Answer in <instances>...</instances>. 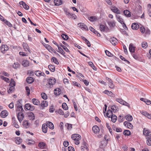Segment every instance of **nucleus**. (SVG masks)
Listing matches in <instances>:
<instances>
[{
	"instance_id": "obj_1",
	"label": "nucleus",
	"mask_w": 151,
	"mask_h": 151,
	"mask_svg": "<svg viewBox=\"0 0 151 151\" xmlns=\"http://www.w3.org/2000/svg\"><path fill=\"white\" fill-rule=\"evenodd\" d=\"M48 83L46 85V87L49 88H52L56 83V80L53 77H51L47 80Z\"/></svg>"
},
{
	"instance_id": "obj_2",
	"label": "nucleus",
	"mask_w": 151,
	"mask_h": 151,
	"mask_svg": "<svg viewBox=\"0 0 151 151\" xmlns=\"http://www.w3.org/2000/svg\"><path fill=\"white\" fill-rule=\"evenodd\" d=\"M71 138L75 141V144L78 145L80 143L79 140L81 139V137L78 134H75L72 135Z\"/></svg>"
},
{
	"instance_id": "obj_3",
	"label": "nucleus",
	"mask_w": 151,
	"mask_h": 151,
	"mask_svg": "<svg viewBox=\"0 0 151 151\" xmlns=\"http://www.w3.org/2000/svg\"><path fill=\"white\" fill-rule=\"evenodd\" d=\"M21 101L19 100L17 101V103L15 104V105L16 107V111H24L22 106L20 102Z\"/></svg>"
},
{
	"instance_id": "obj_4",
	"label": "nucleus",
	"mask_w": 151,
	"mask_h": 151,
	"mask_svg": "<svg viewBox=\"0 0 151 151\" xmlns=\"http://www.w3.org/2000/svg\"><path fill=\"white\" fill-rule=\"evenodd\" d=\"M78 26L83 30L86 31L88 30L87 27L83 23H80L78 24Z\"/></svg>"
},
{
	"instance_id": "obj_5",
	"label": "nucleus",
	"mask_w": 151,
	"mask_h": 151,
	"mask_svg": "<svg viewBox=\"0 0 151 151\" xmlns=\"http://www.w3.org/2000/svg\"><path fill=\"white\" fill-rule=\"evenodd\" d=\"M116 101L119 103L124 105L125 106H127L129 107V108L130 107V105L129 103L127 102L124 101V100L122 99H120V98H117L116 99Z\"/></svg>"
},
{
	"instance_id": "obj_6",
	"label": "nucleus",
	"mask_w": 151,
	"mask_h": 151,
	"mask_svg": "<svg viewBox=\"0 0 151 151\" xmlns=\"http://www.w3.org/2000/svg\"><path fill=\"white\" fill-rule=\"evenodd\" d=\"M64 11L65 14L68 16V17L70 18H73L75 19V17L76 15L74 14H73L70 13L69 12V10L67 8L64 9Z\"/></svg>"
},
{
	"instance_id": "obj_7",
	"label": "nucleus",
	"mask_w": 151,
	"mask_h": 151,
	"mask_svg": "<svg viewBox=\"0 0 151 151\" xmlns=\"http://www.w3.org/2000/svg\"><path fill=\"white\" fill-rule=\"evenodd\" d=\"M25 106L26 109L32 111L35 109L34 106L30 104H26L25 105Z\"/></svg>"
},
{
	"instance_id": "obj_8",
	"label": "nucleus",
	"mask_w": 151,
	"mask_h": 151,
	"mask_svg": "<svg viewBox=\"0 0 151 151\" xmlns=\"http://www.w3.org/2000/svg\"><path fill=\"white\" fill-rule=\"evenodd\" d=\"M8 49L9 48L8 46L7 45H2L1 47V51L3 53H4L5 51L8 50Z\"/></svg>"
},
{
	"instance_id": "obj_9",
	"label": "nucleus",
	"mask_w": 151,
	"mask_h": 151,
	"mask_svg": "<svg viewBox=\"0 0 151 151\" xmlns=\"http://www.w3.org/2000/svg\"><path fill=\"white\" fill-rule=\"evenodd\" d=\"M106 79L109 82V87L111 89H114L115 86L113 83V81L112 80L108 78H106Z\"/></svg>"
},
{
	"instance_id": "obj_10",
	"label": "nucleus",
	"mask_w": 151,
	"mask_h": 151,
	"mask_svg": "<svg viewBox=\"0 0 151 151\" xmlns=\"http://www.w3.org/2000/svg\"><path fill=\"white\" fill-rule=\"evenodd\" d=\"M35 74L37 76H46L45 74L43 73L40 70H37L35 72Z\"/></svg>"
},
{
	"instance_id": "obj_11",
	"label": "nucleus",
	"mask_w": 151,
	"mask_h": 151,
	"mask_svg": "<svg viewBox=\"0 0 151 151\" xmlns=\"http://www.w3.org/2000/svg\"><path fill=\"white\" fill-rule=\"evenodd\" d=\"M124 125L127 128L131 129L133 127V125L129 121H125L124 122Z\"/></svg>"
},
{
	"instance_id": "obj_12",
	"label": "nucleus",
	"mask_w": 151,
	"mask_h": 151,
	"mask_svg": "<svg viewBox=\"0 0 151 151\" xmlns=\"http://www.w3.org/2000/svg\"><path fill=\"white\" fill-rule=\"evenodd\" d=\"M92 130L93 132L95 134H98L100 131L99 127L96 125L93 126L92 128Z\"/></svg>"
},
{
	"instance_id": "obj_13",
	"label": "nucleus",
	"mask_w": 151,
	"mask_h": 151,
	"mask_svg": "<svg viewBox=\"0 0 151 151\" xmlns=\"http://www.w3.org/2000/svg\"><path fill=\"white\" fill-rule=\"evenodd\" d=\"M111 11L114 12L118 14H121V12L120 10L116 7L114 6L112 7Z\"/></svg>"
},
{
	"instance_id": "obj_14",
	"label": "nucleus",
	"mask_w": 151,
	"mask_h": 151,
	"mask_svg": "<svg viewBox=\"0 0 151 151\" xmlns=\"http://www.w3.org/2000/svg\"><path fill=\"white\" fill-rule=\"evenodd\" d=\"M110 42L112 44L114 45H115L117 44V39L114 37L111 38L110 39Z\"/></svg>"
},
{
	"instance_id": "obj_15",
	"label": "nucleus",
	"mask_w": 151,
	"mask_h": 151,
	"mask_svg": "<svg viewBox=\"0 0 151 151\" xmlns=\"http://www.w3.org/2000/svg\"><path fill=\"white\" fill-rule=\"evenodd\" d=\"M54 93L56 96H59L61 93V90L59 88H57L54 90Z\"/></svg>"
},
{
	"instance_id": "obj_16",
	"label": "nucleus",
	"mask_w": 151,
	"mask_h": 151,
	"mask_svg": "<svg viewBox=\"0 0 151 151\" xmlns=\"http://www.w3.org/2000/svg\"><path fill=\"white\" fill-rule=\"evenodd\" d=\"M8 113L6 110H3L0 113V116L2 118H5L7 116Z\"/></svg>"
},
{
	"instance_id": "obj_17",
	"label": "nucleus",
	"mask_w": 151,
	"mask_h": 151,
	"mask_svg": "<svg viewBox=\"0 0 151 151\" xmlns=\"http://www.w3.org/2000/svg\"><path fill=\"white\" fill-rule=\"evenodd\" d=\"M19 4L20 5H22L23 7L25 9L28 10L29 7L26 3L23 1H21L19 2Z\"/></svg>"
},
{
	"instance_id": "obj_18",
	"label": "nucleus",
	"mask_w": 151,
	"mask_h": 151,
	"mask_svg": "<svg viewBox=\"0 0 151 151\" xmlns=\"http://www.w3.org/2000/svg\"><path fill=\"white\" fill-rule=\"evenodd\" d=\"M18 119L19 122L22 121L24 118V114L21 112H19L18 114Z\"/></svg>"
},
{
	"instance_id": "obj_19",
	"label": "nucleus",
	"mask_w": 151,
	"mask_h": 151,
	"mask_svg": "<svg viewBox=\"0 0 151 151\" xmlns=\"http://www.w3.org/2000/svg\"><path fill=\"white\" fill-rule=\"evenodd\" d=\"M89 29L92 32H93L94 34L96 35H97L99 37H100L101 36V35L99 33H98L95 29H93L92 27L90 26L89 28Z\"/></svg>"
},
{
	"instance_id": "obj_20",
	"label": "nucleus",
	"mask_w": 151,
	"mask_h": 151,
	"mask_svg": "<svg viewBox=\"0 0 151 151\" xmlns=\"http://www.w3.org/2000/svg\"><path fill=\"white\" fill-rule=\"evenodd\" d=\"M23 48L25 51H26L27 50L29 52H30L29 47L27 44L24 42H23Z\"/></svg>"
},
{
	"instance_id": "obj_21",
	"label": "nucleus",
	"mask_w": 151,
	"mask_h": 151,
	"mask_svg": "<svg viewBox=\"0 0 151 151\" xmlns=\"http://www.w3.org/2000/svg\"><path fill=\"white\" fill-rule=\"evenodd\" d=\"M47 125L45 124H43L42 126V130L44 133H46L47 132Z\"/></svg>"
},
{
	"instance_id": "obj_22",
	"label": "nucleus",
	"mask_w": 151,
	"mask_h": 151,
	"mask_svg": "<svg viewBox=\"0 0 151 151\" xmlns=\"http://www.w3.org/2000/svg\"><path fill=\"white\" fill-rule=\"evenodd\" d=\"M38 147L42 149H45L46 147V144L45 142H41L39 143Z\"/></svg>"
},
{
	"instance_id": "obj_23",
	"label": "nucleus",
	"mask_w": 151,
	"mask_h": 151,
	"mask_svg": "<svg viewBox=\"0 0 151 151\" xmlns=\"http://www.w3.org/2000/svg\"><path fill=\"white\" fill-rule=\"evenodd\" d=\"M129 49L130 52L134 53L135 52V47L133 46L132 43H130L129 45Z\"/></svg>"
},
{
	"instance_id": "obj_24",
	"label": "nucleus",
	"mask_w": 151,
	"mask_h": 151,
	"mask_svg": "<svg viewBox=\"0 0 151 151\" xmlns=\"http://www.w3.org/2000/svg\"><path fill=\"white\" fill-rule=\"evenodd\" d=\"M132 28L134 30H137L139 28V26L136 23H133L131 26Z\"/></svg>"
},
{
	"instance_id": "obj_25",
	"label": "nucleus",
	"mask_w": 151,
	"mask_h": 151,
	"mask_svg": "<svg viewBox=\"0 0 151 151\" xmlns=\"http://www.w3.org/2000/svg\"><path fill=\"white\" fill-rule=\"evenodd\" d=\"M23 125L25 128H28L30 126V124L29 123L28 121L24 120L23 122Z\"/></svg>"
},
{
	"instance_id": "obj_26",
	"label": "nucleus",
	"mask_w": 151,
	"mask_h": 151,
	"mask_svg": "<svg viewBox=\"0 0 151 151\" xmlns=\"http://www.w3.org/2000/svg\"><path fill=\"white\" fill-rule=\"evenodd\" d=\"M97 18V17L96 16H92L88 17V19L91 22L96 21Z\"/></svg>"
},
{
	"instance_id": "obj_27",
	"label": "nucleus",
	"mask_w": 151,
	"mask_h": 151,
	"mask_svg": "<svg viewBox=\"0 0 151 151\" xmlns=\"http://www.w3.org/2000/svg\"><path fill=\"white\" fill-rule=\"evenodd\" d=\"M103 93L105 94H106L108 96L112 97H113L114 95L112 92L111 91H109L107 90H105L104 91H103Z\"/></svg>"
},
{
	"instance_id": "obj_28",
	"label": "nucleus",
	"mask_w": 151,
	"mask_h": 151,
	"mask_svg": "<svg viewBox=\"0 0 151 151\" xmlns=\"http://www.w3.org/2000/svg\"><path fill=\"white\" fill-rule=\"evenodd\" d=\"M32 101L34 104L36 105H40V102L37 99L34 98L32 99Z\"/></svg>"
},
{
	"instance_id": "obj_29",
	"label": "nucleus",
	"mask_w": 151,
	"mask_h": 151,
	"mask_svg": "<svg viewBox=\"0 0 151 151\" xmlns=\"http://www.w3.org/2000/svg\"><path fill=\"white\" fill-rule=\"evenodd\" d=\"M29 62L27 60H24L22 62V65L24 67H26L28 66L29 65Z\"/></svg>"
},
{
	"instance_id": "obj_30",
	"label": "nucleus",
	"mask_w": 151,
	"mask_h": 151,
	"mask_svg": "<svg viewBox=\"0 0 151 151\" xmlns=\"http://www.w3.org/2000/svg\"><path fill=\"white\" fill-rule=\"evenodd\" d=\"M26 81L29 83H31L34 82V79L32 77H28L26 79Z\"/></svg>"
},
{
	"instance_id": "obj_31",
	"label": "nucleus",
	"mask_w": 151,
	"mask_h": 151,
	"mask_svg": "<svg viewBox=\"0 0 151 151\" xmlns=\"http://www.w3.org/2000/svg\"><path fill=\"white\" fill-rule=\"evenodd\" d=\"M112 112L113 111L112 110L110 109H108L106 115V116L108 117H111V116L112 115H113Z\"/></svg>"
},
{
	"instance_id": "obj_32",
	"label": "nucleus",
	"mask_w": 151,
	"mask_h": 151,
	"mask_svg": "<svg viewBox=\"0 0 151 151\" xmlns=\"http://www.w3.org/2000/svg\"><path fill=\"white\" fill-rule=\"evenodd\" d=\"M47 127L51 129H53L54 128V126L53 124L50 122H47Z\"/></svg>"
},
{
	"instance_id": "obj_33",
	"label": "nucleus",
	"mask_w": 151,
	"mask_h": 151,
	"mask_svg": "<svg viewBox=\"0 0 151 151\" xmlns=\"http://www.w3.org/2000/svg\"><path fill=\"white\" fill-rule=\"evenodd\" d=\"M150 133V132L148 129L145 128L144 129L143 131V134L144 135L147 136V135L149 134Z\"/></svg>"
},
{
	"instance_id": "obj_34",
	"label": "nucleus",
	"mask_w": 151,
	"mask_h": 151,
	"mask_svg": "<svg viewBox=\"0 0 151 151\" xmlns=\"http://www.w3.org/2000/svg\"><path fill=\"white\" fill-rule=\"evenodd\" d=\"M22 141V140L20 137H18L16 138L15 139V142L18 145Z\"/></svg>"
},
{
	"instance_id": "obj_35",
	"label": "nucleus",
	"mask_w": 151,
	"mask_h": 151,
	"mask_svg": "<svg viewBox=\"0 0 151 151\" xmlns=\"http://www.w3.org/2000/svg\"><path fill=\"white\" fill-rule=\"evenodd\" d=\"M28 116L30 120H33L35 118L34 114L32 112H30Z\"/></svg>"
},
{
	"instance_id": "obj_36",
	"label": "nucleus",
	"mask_w": 151,
	"mask_h": 151,
	"mask_svg": "<svg viewBox=\"0 0 151 151\" xmlns=\"http://www.w3.org/2000/svg\"><path fill=\"white\" fill-rule=\"evenodd\" d=\"M123 13L127 17H129L131 16L130 12L127 10H124L123 12Z\"/></svg>"
},
{
	"instance_id": "obj_37",
	"label": "nucleus",
	"mask_w": 151,
	"mask_h": 151,
	"mask_svg": "<svg viewBox=\"0 0 151 151\" xmlns=\"http://www.w3.org/2000/svg\"><path fill=\"white\" fill-rule=\"evenodd\" d=\"M41 106L42 107L47 106L48 105V102L46 101L43 100L42 101Z\"/></svg>"
},
{
	"instance_id": "obj_38",
	"label": "nucleus",
	"mask_w": 151,
	"mask_h": 151,
	"mask_svg": "<svg viewBox=\"0 0 151 151\" xmlns=\"http://www.w3.org/2000/svg\"><path fill=\"white\" fill-rule=\"evenodd\" d=\"M20 66V64L18 62H15L12 65L13 68L14 69H17Z\"/></svg>"
},
{
	"instance_id": "obj_39",
	"label": "nucleus",
	"mask_w": 151,
	"mask_h": 151,
	"mask_svg": "<svg viewBox=\"0 0 151 151\" xmlns=\"http://www.w3.org/2000/svg\"><path fill=\"white\" fill-rule=\"evenodd\" d=\"M54 3L55 5L59 6L62 4V1L61 0H55Z\"/></svg>"
},
{
	"instance_id": "obj_40",
	"label": "nucleus",
	"mask_w": 151,
	"mask_h": 151,
	"mask_svg": "<svg viewBox=\"0 0 151 151\" xmlns=\"http://www.w3.org/2000/svg\"><path fill=\"white\" fill-rule=\"evenodd\" d=\"M126 119L128 121H131L133 119V118L132 116L130 115H127L125 116Z\"/></svg>"
},
{
	"instance_id": "obj_41",
	"label": "nucleus",
	"mask_w": 151,
	"mask_h": 151,
	"mask_svg": "<svg viewBox=\"0 0 151 151\" xmlns=\"http://www.w3.org/2000/svg\"><path fill=\"white\" fill-rule=\"evenodd\" d=\"M48 68L52 72H53L55 71V66L53 65H49L48 66Z\"/></svg>"
},
{
	"instance_id": "obj_42",
	"label": "nucleus",
	"mask_w": 151,
	"mask_h": 151,
	"mask_svg": "<svg viewBox=\"0 0 151 151\" xmlns=\"http://www.w3.org/2000/svg\"><path fill=\"white\" fill-rule=\"evenodd\" d=\"M107 27L101 24L100 25V30L102 32H104L106 29Z\"/></svg>"
},
{
	"instance_id": "obj_43",
	"label": "nucleus",
	"mask_w": 151,
	"mask_h": 151,
	"mask_svg": "<svg viewBox=\"0 0 151 151\" xmlns=\"http://www.w3.org/2000/svg\"><path fill=\"white\" fill-rule=\"evenodd\" d=\"M111 120L112 122H115L117 119V117L115 115H113L111 116Z\"/></svg>"
},
{
	"instance_id": "obj_44",
	"label": "nucleus",
	"mask_w": 151,
	"mask_h": 151,
	"mask_svg": "<svg viewBox=\"0 0 151 151\" xmlns=\"http://www.w3.org/2000/svg\"><path fill=\"white\" fill-rule=\"evenodd\" d=\"M51 61H53L57 65H58L59 64V62L57 59L54 57H52L51 58Z\"/></svg>"
},
{
	"instance_id": "obj_45",
	"label": "nucleus",
	"mask_w": 151,
	"mask_h": 151,
	"mask_svg": "<svg viewBox=\"0 0 151 151\" xmlns=\"http://www.w3.org/2000/svg\"><path fill=\"white\" fill-rule=\"evenodd\" d=\"M0 78L1 79L4 80L7 83H9L10 82L9 79L8 78L2 76H0Z\"/></svg>"
},
{
	"instance_id": "obj_46",
	"label": "nucleus",
	"mask_w": 151,
	"mask_h": 151,
	"mask_svg": "<svg viewBox=\"0 0 151 151\" xmlns=\"http://www.w3.org/2000/svg\"><path fill=\"white\" fill-rule=\"evenodd\" d=\"M15 85V82L14 80L12 78L11 79L10 82L9 84V86H10L14 87Z\"/></svg>"
},
{
	"instance_id": "obj_47",
	"label": "nucleus",
	"mask_w": 151,
	"mask_h": 151,
	"mask_svg": "<svg viewBox=\"0 0 151 151\" xmlns=\"http://www.w3.org/2000/svg\"><path fill=\"white\" fill-rule=\"evenodd\" d=\"M111 109L113 112L115 113L118 109V107L116 106L113 105L111 107Z\"/></svg>"
},
{
	"instance_id": "obj_48",
	"label": "nucleus",
	"mask_w": 151,
	"mask_h": 151,
	"mask_svg": "<svg viewBox=\"0 0 151 151\" xmlns=\"http://www.w3.org/2000/svg\"><path fill=\"white\" fill-rule=\"evenodd\" d=\"M123 134L126 136H129L131 134V132L129 130H125L123 132Z\"/></svg>"
},
{
	"instance_id": "obj_49",
	"label": "nucleus",
	"mask_w": 151,
	"mask_h": 151,
	"mask_svg": "<svg viewBox=\"0 0 151 151\" xmlns=\"http://www.w3.org/2000/svg\"><path fill=\"white\" fill-rule=\"evenodd\" d=\"M62 107L63 109L65 110H67L68 109V107L66 104L65 103H63L62 104Z\"/></svg>"
},
{
	"instance_id": "obj_50",
	"label": "nucleus",
	"mask_w": 151,
	"mask_h": 151,
	"mask_svg": "<svg viewBox=\"0 0 151 151\" xmlns=\"http://www.w3.org/2000/svg\"><path fill=\"white\" fill-rule=\"evenodd\" d=\"M14 87L13 86H11L9 89L8 90V92L9 93H12L14 90Z\"/></svg>"
},
{
	"instance_id": "obj_51",
	"label": "nucleus",
	"mask_w": 151,
	"mask_h": 151,
	"mask_svg": "<svg viewBox=\"0 0 151 151\" xmlns=\"http://www.w3.org/2000/svg\"><path fill=\"white\" fill-rule=\"evenodd\" d=\"M62 37L65 40H67L68 39V37L66 34H63L61 35Z\"/></svg>"
},
{
	"instance_id": "obj_52",
	"label": "nucleus",
	"mask_w": 151,
	"mask_h": 151,
	"mask_svg": "<svg viewBox=\"0 0 151 151\" xmlns=\"http://www.w3.org/2000/svg\"><path fill=\"white\" fill-rule=\"evenodd\" d=\"M89 65L94 70H96V68L95 67V66L93 64V63L91 62H88Z\"/></svg>"
},
{
	"instance_id": "obj_53",
	"label": "nucleus",
	"mask_w": 151,
	"mask_h": 151,
	"mask_svg": "<svg viewBox=\"0 0 151 151\" xmlns=\"http://www.w3.org/2000/svg\"><path fill=\"white\" fill-rule=\"evenodd\" d=\"M9 27H12V25L8 21L5 19L4 20V22Z\"/></svg>"
},
{
	"instance_id": "obj_54",
	"label": "nucleus",
	"mask_w": 151,
	"mask_h": 151,
	"mask_svg": "<svg viewBox=\"0 0 151 151\" xmlns=\"http://www.w3.org/2000/svg\"><path fill=\"white\" fill-rule=\"evenodd\" d=\"M58 49L60 51V53L63 54V55L65 56L64 55V54L65 53V52L63 50L62 48L60 47H58Z\"/></svg>"
},
{
	"instance_id": "obj_55",
	"label": "nucleus",
	"mask_w": 151,
	"mask_h": 151,
	"mask_svg": "<svg viewBox=\"0 0 151 151\" xmlns=\"http://www.w3.org/2000/svg\"><path fill=\"white\" fill-rule=\"evenodd\" d=\"M141 46L142 48H146L147 46V42H142L141 44Z\"/></svg>"
},
{
	"instance_id": "obj_56",
	"label": "nucleus",
	"mask_w": 151,
	"mask_h": 151,
	"mask_svg": "<svg viewBox=\"0 0 151 151\" xmlns=\"http://www.w3.org/2000/svg\"><path fill=\"white\" fill-rule=\"evenodd\" d=\"M41 96L42 98L46 100L47 98L46 94L44 93H43L41 94Z\"/></svg>"
},
{
	"instance_id": "obj_57",
	"label": "nucleus",
	"mask_w": 151,
	"mask_h": 151,
	"mask_svg": "<svg viewBox=\"0 0 151 151\" xmlns=\"http://www.w3.org/2000/svg\"><path fill=\"white\" fill-rule=\"evenodd\" d=\"M28 74L29 76H33L34 75L35 72L32 70H29L28 71Z\"/></svg>"
},
{
	"instance_id": "obj_58",
	"label": "nucleus",
	"mask_w": 151,
	"mask_h": 151,
	"mask_svg": "<svg viewBox=\"0 0 151 151\" xmlns=\"http://www.w3.org/2000/svg\"><path fill=\"white\" fill-rule=\"evenodd\" d=\"M65 126L67 127V129L68 130H71L72 128V125L70 124H66Z\"/></svg>"
},
{
	"instance_id": "obj_59",
	"label": "nucleus",
	"mask_w": 151,
	"mask_h": 151,
	"mask_svg": "<svg viewBox=\"0 0 151 151\" xmlns=\"http://www.w3.org/2000/svg\"><path fill=\"white\" fill-rule=\"evenodd\" d=\"M124 120L123 117L121 115H119L118 118L119 122H122L124 121Z\"/></svg>"
},
{
	"instance_id": "obj_60",
	"label": "nucleus",
	"mask_w": 151,
	"mask_h": 151,
	"mask_svg": "<svg viewBox=\"0 0 151 151\" xmlns=\"http://www.w3.org/2000/svg\"><path fill=\"white\" fill-rule=\"evenodd\" d=\"M19 54L22 56H28V54L23 52H20Z\"/></svg>"
},
{
	"instance_id": "obj_61",
	"label": "nucleus",
	"mask_w": 151,
	"mask_h": 151,
	"mask_svg": "<svg viewBox=\"0 0 151 151\" xmlns=\"http://www.w3.org/2000/svg\"><path fill=\"white\" fill-rule=\"evenodd\" d=\"M25 89L26 91L27 94V96L29 95L30 94V89L28 87L26 86L25 87Z\"/></svg>"
},
{
	"instance_id": "obj_62",
	"label": "nucleus",
	"mask_w": 151,
	"mask_h": 151,
	"mask_svg": "<svg viewBox=\"0 0 151 151\" xmlns=\"http://www.w3.org/2000/svg\"><path fill=\"white\" fill-rule=\"evenodd\" d=\"M35 143L34 141L32 140H29L28 142H27V144L28 145H34Z\"/></svg>"
},
{
	"instance_id": "obj_63",
	"label": "nucleus",
	"mask_w": 151,
	"mask_h": 151,
	"mask_svg": "<svg viewBox=\"0 0 151 151\" xmlns=\"http://www.w3.org/2000/svg\"><path fill=\"white\" fill-rule=\"evenodd\" d=\"M122 60H124L127 63H128V64H129L130 63V62L127 60L126 59H125L122 56L120 55L119 57Z\"/></svg>"
},
{
	"instance_id": "obj_64",
	"label": "nucleus",
	"mask_w": 151,
	"mask_h": 151,
	"mask_svg": "<svg viewBox=\"0 0 151 151\" xmlns=\"http://www.w3.org/2000/svg\"><path fill=\"white\" fill-rule=\"evenodd\" d=\"M57 112L60 115H63L64 114V112L61 109H59L58 110Z\"/></svg>"
}]
</instances>
